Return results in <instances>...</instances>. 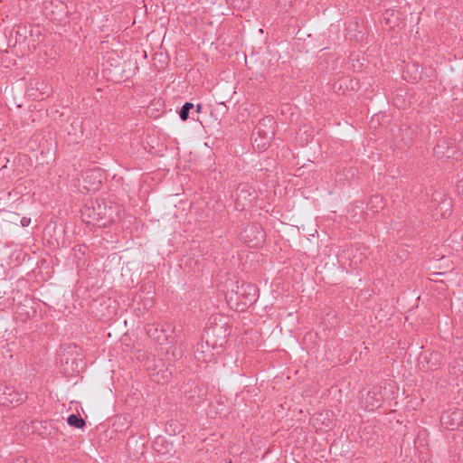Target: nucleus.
<instances>
[{"label":"nucleus","mask_w":463,"mask_h":463,"mask_svg":"<svg viewBox=\"0 0 463 463\" xmlns=\"http://www.w3.org/2000/svg\"><path fill=\"white\" fill-rule=\"evenodd\" d=\"M203 109V105L202 104H197L196 105V112L197 113H200Z\"/></svg>","instance_id":"4468645a"},{"label":"nucleus","mask_w":463,"mask_h":463,"mask_svg":"<svg viewBox=\"0 0 463 463\" xmlns=\"http://www.w3.org/2000/svg\"><path fill=\"white\" fill-rule=\"evenodd\" d=\"M440 424L450 430L463 428V410L457 408L444 411L440 416Z\"/></svg>","instance_id":"20e7f679"},{"label":"nucleus","mask_w":463,"mask_h":463,"mask_svg":"<svg viewBox=\"0 0 463 463\" xmlns=\"http://www.w3.org/2000/svg\"><path fill=\"white\" fill-rule=\"evenodd\" d=\"M146 332L148 337L161 343L162 338H165V329L164 326L159 323L148 324L146 326Z\"/></svg>","instance_id":"423d86ee"},{"label":"nucleus","mask_w":463,"mask_h":463,"mask_svg":"<svg viewBox=\"0 0 463 463\" xmlns=\"http://www.w3.org/2000/svg\"><path fill=\"white\" fill-rule=\"evenodd\" d=\"M242 237L251 247H257L264 241L265 233L260 224L253 223L243 230Z\"/></svg>","instance_id":"39448f33"},{"label":"nucleus","mask_w":463,"mask_h":463,"mask_svg":"<svg viewBox=\"0 0 463 463\" xmlns=\"http://www.w3.org/2000/svg\"><path fill=\"white\" fill-rule=\"evenodd\" d=\"M95 173H96V170H91V171H90V172H87V173H86L87 177H90V175H93Z\"/></svg>","instance_id":"2eb2a0df"},{"label":"nucleus","mask_w":463,"mask_h":463,"mask_svg":"<svg viewBox=\"0 0 463 463\" xmlns=\"http://www.w3.org/2000/svg\"><path fill=\"white\" fill-rule=\"evenodd\" d=\"M194 108V105L192 102H185L183 107L179 110V117L181 120L186 121L189 118L190 110Z\"/></svg>","instance_id":"f8f14e48"},{"label":"nucleus","mask_w":463,"mask_h":463,"mask_svg":"<svg viewBox=\"0 0 463 463\" xmlns=\"http://www.w3.org/2000/svg\"><path fill=\"white\" fill-rule=\"evenodd\" d=\"M27 398L24 392H19L13 386L0 385V405L16 406Z\"/></svg>","instance_id":"f03ea898"},{"label":"nucleus","mask_w":463,"mask_h":463,"mask_svg":"<svg viewBox=\"0 0 463 463\" xmlns=\"http://www.w3.org/2000/svg\"><path fill=\"white\" fill-rule=\"evenodd\" d=\"M433 151L439 158H454L458 154L456 140L449 137H442L438 139Z\"/></svg>","instance_id":"7ed1b4c3"},{"label":"nucleus","mask_w":463,"mask_h":463,"mask_svg":"<svg viewBox=\"0 0 463 463\" xmlns=\"http://www.w3.org/2000/svg\"><path fill=\"white\" fill-rule=\"evenodd\" d=\"M20 222H21V225L23 227H27L29 226V224L31 223V219L30 218H27V217H23L21 220H20Z\"/></svg>","instance_id":"ddd939ff"},{"label":"nucleus","mask_w":463,"mask_h":463,"mask_svg":"<svg viewBox=\"0 0 463 463\" xmlns=\"http://www.w3.org/2000/svg\"><path fill=\"white\" fill-rule=\"evenodd\" d=\"M254 191L248 186V185H242L238 188L237 192V201L244 200L248 201V204L251 205L253 200H255L256 196L254 194Z\"/></svg>","instance_id":"6e6552de"},{"label":"nucleus","mask_w":463,"mask_h":463,"mask_svg":"<svg viewBox=\"0 0 463 463\" xmlns=\"http://www.w3.org/2000/svg\"><path fill=\"white\" fill-rule=\"evenodd\" d=\"M67 422L70 426L77 428V429H82L85 426V420L80 417V414H71L67 418Z\"/></svg>","instance_id":"9b49d317"},{"label":"nucleus","mask_w":463,"mask_h":463,"mask_svg":"<svg viewBox=\"0 0 463 463\" xmlns=\"http://www.w3.org/2000/svg\"><path fill=\"white\" fill-rule=\"evenodd\" d=\"M209 341L205 343H199L196 345L195 357L199 361L208 362L213 356V354L209 350Z\"/></svg>","instance_id":"0eeeda50"},{"label":"nucleus","mask_w":463,"mask_h":463,"mask_svg":"<svg viewBox=\"0 0 463 463\" xmlns=\"http://www.w3.org/2000/svg\"><path fill=\"white\" fill-rule=\"evenodd\" d=\"M384 205L383 197L379 194H375L370 198L367 207L370 211L377 213L379 210L383 209Z\"/></svg>","instance_id":"1a4fd4ad"},{"label":"nucleus","mask_w":463,"mask_h":463,"mask_svg":"<svg viewBox=\"0 0 463 463\" xmlns=\"http://www.w3.org/2000/svg\"><path fill=\"white\" fill-rule=\"evenodd\" d=\"M461 183H462V187H463V181H461Z\"/></svg>","instance_id":"dca6fc26"},{"label":"nucleus","mask_w":463,"mask_h":463,"mask_svg":"<svg viewBox=\"0 0 463 463\" xmlns=\"http://www.w3.org/2000/svg\"><path fill=\"white\" fill-rule=\"evenodd\" d=\"M236 295L241 298V304L244 307L251 306L254 304L259 297V288L252 283L241 281L236 282V289L232 288Z\"/></svg>","instance_id":"f257e3e1"},{"label":"nucleus","mask_w":463,"mask_h":463,"mask_svg":"<svg viewBox=\"0 0 463 463\" xmlns=\"http://www.w3.org/2000/svg\"><path fill=\"white\" fill-rule=\"evenodd\" d=\"M366 402L368 403L367 407L371 406L369 410H373L374 408H379L381 406L382 398L375 392H368Z\"/></svg>","instance_id":"9d476101"}]
</instances>
